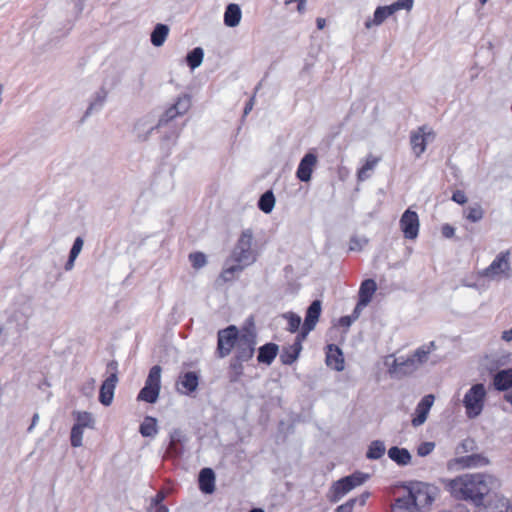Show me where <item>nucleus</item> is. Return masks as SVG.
Wrapping results in <instances>:
<instances>
[{"mask_svg": "<svg viewBox=\"0 0 512 512\" xmlns=\"http://www.w3.org/2000/svg\"><path fill=\"white\" fill-rule=\"evenodd\" d=\"M94 385H95V379H94V378H91V379L87 382V384L83 386V388H82V392H83V394L87 395V394H88V392H87V391H89V392L93 391V389H94Z\"/></svg>", "mask_w": 512, "mask_h": 512, "instance_id": "0e129e2a", "label": "nucleus"}, {"mask_svg": "<svg viewBox=\"0 0 512 512\" xmlns=\"http://www.w3.org/2000/svg\"><path fill=\"white\" fill-rule=\"evenodd\" d=\"M77 259V257H73L72 255H69L68 256V260L66 261L65 265H64V269L66 271H70L73 269L74 267V264H75V260Z\"/></svg>", "mask_w": 512, "mask_h": 512, "instance_id": "338daca9", "label": "nucleus"}, {"mask_svg": "<svg viewBox=\"0 0 512 512\" xmlns=\"http://www.w3.org/2000/svg\"><path fill=\"white\" fill-rule=\"evenodd\" d=\"M434 448H435L434 442H422L417 447V454L420 457H425V456L431 454L433 452Z\"/></svg>", "mask_w": 512, "mask_h": 512, "instance_id": "603ef678", "label": "nucleus"}, {"mask_svg": "<svg viewBox=\"0 0 512 512\" xmlns=\"http://www.w3.org/2000/svg\"><path fill=\"white\" fill-rule=\"evenodd\" d=\"M322 307L321 301L316 299L310 303L308 308L306 309L304 323L307 327L315 328L317 322L319 321L321 315Z\"/></svg>", "mask_w": 512, "mask_h": 512, "instance_id": "4be33fe9", "label": "nucleus"}, {"mask_svg": "<svg viewBox=\"0 0 512 512\" xmlns=\"http://www.w3.org/2000/svg\"><path fill=\"white\" fill-rule=\"evenodd\" d=\"M414 0H397L394 3L390 4V8L393 13L399 10H407L410 11L413 8Z\"/></svg>", "mask_w": 512, "mask_h": 512, "instance_id": "3c124183", "label": "nucleus"}, {"mask_svg": "<svg viewBox=\"0 0 512 512\" xmlns=\"http://www.w3.org/2000/svg\"><path fill=\"white\" fill-rule=\"evenodd\" d=\"M510 256L509 250L501 251L489 266L478 272V275L490 280L509 279L511 277Z\"/></svg>", "mask_w": 512, "mask_h": 512, "instance_id": "423d86ee", "label": "nucleus"}, {"mask_svg": "<svg viewBox=\"0 0 512 512\" xmlns=\"http://www.w3.org/2000/svg\"><path fill=\"white\" fill-rule=\"evenodd\" d=\"M433 402L434 396L432 394L425 395L420 400L415 409V416L412 418L411 421L414 427H418L426 421L428 413L433 405Z\"/></svg>", "mask_w": 512, "mask_h": 512, "instance_id": "4468645a", "label": "nucleus"}, {"mask_svg": "<svg viewBox=\"0 0 512 512\" xmlns=\"http://www.w3.org/2000/svg\"><path fill=\"white\" fill-rule=\"evenodd\" d=\"M364 307L365 306H359V300H358L355 308L353 309L352 313L350 314L351 318H353L354 321H356L359 318L361 310Z\"/></svg>", "mask_w": 512, "mask_h": 512, "instance_id": "69168bd1", "label": "nucleus"}, {"mask_svg": "<svg viewBox=\"0 0 512 512\" xmlns=\"http://www.w3.org/2000/svg\"><path fill=\"white\" fill-rule=\"evenodd\" d=\"M83 244V238L81 236L76 237L70 249L69 255H72L73 257H78L83 248Z\"/></svg>", "mask_w": 512, "mask_h": 512, "instance_id": "864d4df0", "label": "nucleus"}, {"mask_svg": "<svg viewBox=\"0 0 512 512\" xmlns=\"http://www.w3.org/2000/svg\"><path fill=\"white\" fill-rule=\"evenodd\" d=\"M257 334L253 327H243L242 337L235 347L234 356L228 367V379L231 383L239 382L244 373V362H248L255 353Z\"/></svg>", "mask_w": 512, "mask_h": 512, "instance_id": "f03ea898", "label": "nucleus"}, {"mask_svg": "<svg viewBox=\"0 0 512 512\" xmlns=\"http://www.w3.org/2000/svg\"><path fill=\"white\" fill-rule=\"evenodd\" d=\"M426 126H421L418 128L417 132H412L410 136V143L412 149L417 157L423 154L426 150L427 140L429 138H434L435 134L433 131H428L425 133Z\"/></svg>", "mask_w": 512, "mask_h": 512, "instance_id": "9d476101", "label": "nucleus"}, {"mask_svg": "<svg viewBox=\"0 0 512 512\" xmlns=\"http://www.w3.org/2000/svg\"><path fill=\"white\" fill-rule=\"evenodd\" d=\"M356 504V500H348L345 503L339 505L335 512H353L354 506Z\"/></svg>", "mask_w": 512, "mask_h": 512, "instance_id": "6e6d98bb", "label": "nucleus"}, {"mask_svg": "<svg viewBox=\"0 0 512 512\" xmlns=\"http://www.w3.org/2000/svg\"><path fill=\"white\" fill-rule=\"evenodd\" d=\"M385 451L386 447L384 442L381 440H374L368 446L366 458L369 460H378L384 456Z\"/></svg>", "mask_w": 512, "mask_h": 512, "instance_id": "c9c22d12", "label": "nucleus"}, {"mask_svg": "<svg viewBox=\"0 0 512 512\" xmlns=\"http://www.w3.org/2000/svg\"><path fill=\"white\" fill-rule=\"evenodd\" d=\"M369 478L367 473L355 471L354 473L346 476V479L351 483L352 489L364 484Z\"/></svg>", "mask_w": 512, "mask_h": 512, "instance_id": "de8ad7c7", "label": "nucleus"}, {"mask_svg": "<svg viewBox=\"0 0 512 512\" xmlns=\"http://www.w3.org/2000/svg\"><path fill=\"white\" fill-rule=\"evenodd\" d=\"M326 365L338 372L344 369L342 350L335 344L327 345Z\"/></svg>", "mask_w": 512, "mask_h": 512, "instance_id": "f3484780", "label": "nucleus"}, {"mask_svg": "<svg viewBox=\"0 0 512 512\" xmlns=\"http://www.w3.org/2000/svg\"><path fill=\"white\" fill-rule=\"evenodd\" d=\"M418 367V364L415 362L412 356H409L406 359L397 358L394 360L392 365L393 371L401 375L411 374Z\"/></svg>", "mask_w": 512, "mask_h": 512, "instance_id": "a878e982", "label": "nucleus"}, {"mask_svg": "<svg viewBox=\"0 0 512 512\" xmlns=\"http://www.w3.org/2000/svg\"><path fill=\"white\" fill-rule=\"evenodd\" d=\"M501 338H502V340H504L506 342L512 341V328L509 330L503 331Z\"/></svg>", "mask_w": 512, "mask_h": 512, "instance_id": "774afa93", "label": "nucleus"}, {"mask_svg": "<svg viewBox=\"0 0 512 512\" xmlns=\"http://www.w3.org/2000/svg\"><path fill=\"white\" fill-rule=\"evenodd\" d=\"M452 201L456 202L457 204L463 205L467 202V197L462 190H455L451 197Z\"/></svg>", "mask_w": 512, "mask_h": 512, "instance_id": "4d7b16f0", "label": "nucleus"}, {"mask_svg": "<svg viewBox=\"0 0 512 512\" xmlns=\"http://www.w3.org/2000/svg\"><path fill=\"white\" fill-rule=\"evenodd\" d=\"M76 425L81 428H94L95 420L90 412H75Z\"/></svg>", "mask_w": 512, "mask_h": 512, "instance_id": "79ce46f5", "label": "nucleus"}, {"mask_svg": "<svg viewBox=\"0 0 512 512\" xmlns=\"http://www.w3.org/2000/svg\"><path fill=\"white\" fill-rule=\"evenodd\" d=\"M243 270L244 269L242 268V266L234 264L230 267L223 269V271L220 274V278H222L224 282H230L234 279L235 273L242 272Z\"/></svg>", "mask_w": 512, "mask_h": 512, "instance_id": "8fccbe9b", "label": "nucleus"}, {"mask_svg": "<svg viewBox=\"0 0 512 512\" xmlns=\"http://www.w3.org/2000/svg\"><path fill=\"white\" fill-rule=\"evenodd\" d=\"M215 472L212 468H202L198 475L199 490L204 494H212L215 491Z\"/></svg>", "mask_w": 512, "mask_h": 512, "instance_id": "dca6fc26", "label": "nucleus"}, {"mask_svg": "<svg viewBox=\"0 0 512 512\" xmlns=\"http://www.w3.org/2000/svg\"><path fill=\"white\" fill-rule=\"evenodd\" d=\"M369 497H370V492L365 491V492L361 493L358 497L350 498V500H356V503H358L360 506H364Z\"/></svg>", "mask_w": 512, "mask_h": 512, "instance_id": "bf43d9fd", "label": "nucleus"}, {"mask_svg": "<svg viewBox=\"0 0 512 512\" xmlns=\"http://www.w3.org/2000/svg\"><path fill=\"white\" fill-rule=\"evenodd\" d=\"M241 337L242 330L240 331L235 325H229L224 329H220L217 333V356L219 358H225L230 355Z\"/></svg>", "mask_w": 512, "mask_h": 512, "instance_id": "0eeeda50", "label": "nucleus"}, {"mask_svg": "<svg viewBox=\"0 0 512 512\" xmlns=\"http://www.w3.org/2000/svg\"><path fill=\"white\" fill-rule=\"evenodd\" d=\"M107 370L110 372V374H115L118 376V362L116 360H111L108 362Z\"/></svg>", "mask_w": 512, "mask_h": 512, "instance_id": "680f3d73", "label": "nucleus"}, {"mask_svg": "<svg viewBox=\"0 0 512 512\" xmlns=\"http://www.w3.org/2000/svg\"><path fill=\"white\" fill-rule=\"evenodd\" d=\"M118 376L110 374L101 384L99 391V402L104 406H110L113 398Z\"/></svg>", "mask_w": 512, "mask_h": 512, "instance_id": "ddd939ff", "label": "nucleus"}, {"mask_svg": "<svg viewBox=\"0 0 512 512\" xmlns=\"http://www.w3.org/2000/svg\"><path fill=\"white\" fill-rule=\"evenodd\" d=\"M173 109H176L179 112V115L182 116L188 112L191 107V96L189 94H182L177 97L176 102L172 104Z\"/></svg>", "mask_w": 512, "mask_h": 512, "instance_id": "a19ab883", "label": "nucleus"}, {"mask_svg": "<svg viewBox=\"0 0 512 512\" xmlns=\"http://www.w3.org/2000/svg\"><path fill=\"white\" fill-rule=\"evenodd\" d=\"M161 372L162 368L160 365L152 366L145 380V385L161 389Z\"/></svg>", "mask_w": 512, "mask_h": 512, "instance_id": "ea45409f", "label": "nucleus"}, {"mask_svg": "<svg viewBox=\"0 0 512 512\" xmlns=\"http://www.w3.org/2000/svg\"><path fill=\"white\" fill-rule=\"evenodd\" d=\"M147 123V119L143 118L139 119L134 125V131L136 132L137 139L141 142L147 141L153 131L160 129L159 127H156V124L145 129Z\"/></svg>", "mask_w": 512, "mask_h": 512, "instance_id": "7c9ffc66", "label": "nucleus"}, {"mask_svg": "<svg viewBox=\"0 0 512 512\" xmlns=\"http://www.w3.org/2000/svg\"><path fill=\"white\" fill-rule=\"evenodd\" d=\"M200 381V375L196 371H187L179 375L176 382L177 391L184 395H191L194 393Z\"/></svg>", "mask_w": 512, "mask_h": 512, "instance_id": "1a4fd4ad", "label": "nucleus"}, {"mask_svg": "<svg viewBox=\"0 0 512 512\" xmlns=\"http://www.w3.org/2000/svg\"><path fill=\"white\" fill-rule=\"evenodd\" d=\"M139 432L143 437H154L158 433L156 418L146 416L140 424Z\"/></svg>", "mask_w": 512, "mask_h": 512, "instance_id": "f704fd0d", "label": "nucleus"}, {"mask_svg": "<svg viewBox=\"0 0 512 512\" xmlns=\"http://www.w3.org/2000/svg\"><path fill=\"white\" fill-rule=\"evenodd\" d=\"M441 233L444 238H452L455 234V228L452 225L446 223L442 225Z\"/></svg>", "mask_w": 512, "mask_h": 512, "instance_id": "13d9d810", "label": "nucleus"}, {"mask_svg": "<svg viewBox=\"0 0 512 512\" xmlns=\"http://www.w3.org/2000/svg\"><path fill=\"white\" fill-rule=\"evenodd\" d=\"M408 494L403 497H398L392 506L393 510H400L403 512H413V509L417 510L415 499L412 496V492L407 490Z\"/></svg>", "mask_w": 512, "mask_h": 512, "instance_id": "c756f323", "label": "nucleus"}, {"mask_svg": "<svg viewBox=\"0 0 512 512\" xmlns=\"http://www.w3.org/2000/svg\"><path fill=\"white\" fill-rule=\"evenodd\" d=\"M83 428L74 424L71 428L70 442L72 447L82 446Z\"/></svg>", "mask_w": 512, "mask_h": 512, "instance_id": "09e8293b", "label": "nucleus"}, {"mask_svg": "<svg viewBox=\"0 0 512 512\" xmlns=\"http://www.w3.org/2000/svg\"><path fill=\"white\" fill-rule=\"evenodd\" d=\"M388 457L398 466H407L411 463L412 456L408 449L392 446L388 450Z\"/></svg>", "mask_w": 512, "mask_h": 512, "instance_id": "412c9836", "label": "nucleus"}, {"mask_svg": "<svg viewBox=\"0 0 512 512\" xmlns=\"http://www.w3.org/2000/svg\"><path fill=\"white\" fill-rule=\"evenodd\" d=\"M317 163V156L312 152L306 153L300 160L296 171V177L301 182H308L311 180L313 168Z\"/></svg>", "mask_w": 512, "mask_h": 512, "instance_id": "f8f14e48", "label": "nucleus"}, {"mask_svg": "<svg viewBox=\"0 0 512 512\" xmlns=\"http://www.w3.org/2000/svg\"><path fill=\"white\" fill-rule=\"evenodd\" d=\"M189 261L194 269L199 270L207 264V257L203 252H193L189 254Z\"/></svg>", "mask_w": 512, "mask_h": 512, "instance_id": "a18cd8bd", "label": "nucleus"}, {"mask_svg": "<svg viewBox=\"0 0 512 512\" xmlns=\"http://www.w3.org/2000/svg\"><path fill=\"white\" fill-rule=\"evenodd\" d=\"M283 317L288 320L287 330L289 332L296 333L299 331L301 325V317L299 315L294 312H287Z\"/></svg>", "mask_w": 512, "mask_h": 512, "instance_id": "c03bdc74", "label": "nucleus"}, {"mask_svg": "<svg viewBox=\"0 0 512 512\" xmlns=\"http://www.w3.org/2000/svg\"><path fill=\"white\" fill-rule=\"evenodd\" d=\"M494 483L495 478L488 474H464L449 480L447 488L455 499L481 507L485 506V498L491 492Z\"/></svg>", "mask_w": 512, "mask_h": 512, "instance_id": "f257e3e1", "label": "nucleus"}, {"mask_svg": "<svg viewBox=\"0 0 512 512\" xmlns=\"http://www.w3.org/2000/svg\"><path fill=\"white\" fill-rule=\"evenodd\" d=\"M493 386L497 391H508L512 388V368H505L493 375Z\"/></svg>", "mask_w": 512, "mask_h": 512, "instance_id": "aec40b11", "label": "nucleus"}, {"mask_svg": "<svg viewBox=\"0 0 512 512\" xmlns=\"http://www.w3.org/2000/svg\"><path fill=\"white\" fill-rule=\"evenodd\" d=\"M403 487L412 492L417 510L429 507L439 494L437 486L421 481H413L403 485Z\"/></svg>", "mask_w": 512, "mask_h": 512, "instance_id": "39448f33", "label": "nucleus"}, {"mask_svg": "<svg viewBox=\"0 0 512 512\" xmlns=\"http://www.w3.org/2000/svg\"><path fill=\"white\" fill-rule=\"evenodd\" d=\"M377 290V284L374 279H365L361 282L358 291L359 306H367Z\"/></svg>", "mask_w": 512, "mask_h": 512, "instance_id": "6ab92c4d", "label": "nucleus"}, {"mask_svg": "<svg viewBox=\"0 0 512 512\" xmlns=\"http://www.w3.org/2000/svg\"><path fill=\"white\" fill-rule=\"evenodd\" d=\"M204 51L201 47H195L186 55V63L190 69L194 70L202 64Z\"/></svg>", "mask_w": 512, "mask_h": 512, "instance_id": "4c0bfd02", "label": "nucleus"}, {"mask_svg": "<svg viewBox=\"0 0 512 512\" xmlns=\"http://www.w3.org/2000/svg\"><path fill=\"white\" fill-rule=\"evenodd\" d=\"M159 393L160 389H157L156 387L147 386L144 384V387L138 393L137 400L154 404L157 402L159 398Z\"/></svg>", "mask_w": 512, "mask_h": 512, "instance_id": "e433bc0d", "label": "nucleus"}, {"mask_svg": "<svg viewBox=\"0 0 512 512\" xmlns=\"http://www.w3.org/2000/svg\"><path fill=\"white\" fill-rule=\"evenodd\" d=\"M165 499V494L163 492H158L155 497L152 499V504L155 506L164 505L162 502Z\"/></svg>", "mask_w": 512, "mask_h": 512, "instance_id": "e2e57ef3", "label": "nucleus"}, {"mask_svg": "<svg viewBox=\"0 0 512 512\" xmlns=\"http://www.w3.org/2000/svg\"><path fill=\"white\" fill-rule=\"evenodd\" d=\"M351 490H353L351 483L345 476L332 484L327 494V498L331 503H337Z\"/></svg>", "mask_w": 512, "mask_h": 512, "instance_id": "2eb2a0df", "label": "nucleus"}, {"mask_svg": "<svg viewBox=\"0 0 512 512\" xmlns=\"http://www.w3.org/2000/svg\"><path fill=\"white\" fill-rule=\"evenodd\" d=\"M299 330L300 331L297 334L293 343H298L299 345H302V342L307 338L308 334L314 329L309 326L307 327V325L303 324L301 329Z\"/></svg>", "mask_w": 512, "mask_h": 512, "instance_id": "5fc2aeb1", "label": "nucleus"}, {"mask_svg": "<svg viewBox=\"0 0 512 512\" xmlns=\"http://www.w3.org/2000/svg\"><path fill=\"white\" fill-rule=\"evenodd\" d=\"M179 137V132L176 128L169 129L165 132V134L161 137L160 147L165 154L168 156L170 154L171 148L176 144V141Z\"/></svg>", "mask_w": 512, "mask_h": 512, "instance_id": "72a5a7b5", "label": "nucleus"}, {"mask_svg": "<svg viewBox=\"0 0 512 512\" xmlns=\"http://www.w3.org/2000/svg\"><path fill=\"white\" fill-rule=\"evenodd\" d=\"M486 396L487 391L483 383L473 384L465 393L462 402L468 419H475L481 415Z\"/></svg>", "mask_w": 512, "mask_h": 512, "instance_id": "20e7f679", "label": "nucleus"}, {"mask_svg": "<svg viewBox=\"0 0 512 512\" xmlns=\"http://www.w3.org/2000/svg\"><path fill=\"white\" fill-rule=\"evenodd\" d=\"M279 353V346L273 342L265 343L258 348L257 361L260 364L271 365Z\"/></svg>", "mask_w": 512, "mask_h": 512, "instance_id": "a211bd4d", "label": "nucleus"}, {"mask_svg": "<svg viewBox=\"0 0 512 512\" xmlns=\"http://www.w3.org/2000/svg\"><path fill=\"white\" fill-rule=\"evenodd\" d=\"M108 91L101 87L93 96L92 100L89 103V106L87 107L82 121H84L85 118L89 117L93 112L101 110L103 107L106 99H107Z\"/></svg>", "mask_w": 512, "mask_h": 512, "instance_id": "5701e85b", "label": "nucleus"}, {"mask_svg": "<svg viewBox=\"0 0 512 512\" xmlns=\"http://www.w3.org/2000/svg\"><path fill=\"white\" fill-rule=\"evenodd\" d=\"M378 163V158H374L369 156L365 162V164L358 170V179L363 181L367 179L369 176L367 175V171L372 170Z\"/></svg>", "mask_w": 512, "mask_h": 512, "instance_id": "49530a36", "label": "nucleus"}, {"mask_svg": "<svg viewBox=\"0 0 512 512\" xmlns=\"http://www.w3.org/2000/svg\"><path fill=\"white\" fill-rule=\"evenodd\" d=\"M489 459L482 454H471L466 456H461L454 458L449 461L448 466L452 467L453 465H458L461 468H476L483 467L489 464Z\"/></svg>", "mask_w": 512, "mask_h": 512, "instance_id": "9b49d317", "label": "nucleus"}, {"mask_svg": "<svg viewBox=\"0 0 512 512\" xmlns=\"http://www.w3.org/2000/svg\"><path fill=\"white\" fill-rule=\"evenodd\" d=\"M253 239L254 235L251 229L243 230L232 251L231 259L243 269L257 260V254L252 249Z\"/></svg>", "mask_w": 512, "mask_h": 512, "instance_id": "7ed1b4c3", "label": "nucleus"}, {"mask_svg": "<svg viewBox=\"0 0 512 512\" xmlns=\"http://www.w3.org/2000/svg\"><path fill=\"white\" fill-rule=\"evenodd\" d=\"M393 11L389 5L378 6L373 14V19L365 21V27L370 29L372 26H380L389 16L393 15Z\"/></svg>", "mask_w": 512, "mask_h": 512, "instance_id": "bb28decb", "label": "nucleus"}, {"mask_svg": "<svg viewBox=\"0 0 512 512\" xmlns=\"http://www.w3.org/2000/svg\"><path fill=\"white\" fill-rule=\"evenodd\" d=\"M180 431L175 430L170 434V444L167 447L166 454L171 458H180L183 454V446L180 442Z\"/></svg>", "mask_w": 512, "mask_h": 512, "instance_id": "2f4dec72", "label": "nucleus"}, {"mask_svg": "<svg viewBox=\"0 0 512 512\" xmlns=\"http://www.w3.org/2000/svg\"><path fill=\"white\" fill-rule=\"evenodd\" d=\"M400 229L406 239L413 240L418 237L419 234V217L418 214L408 208L402 214L400 221Z\"/></svg>", "mask_w": 512, "mask_h": 512, "instance_id": "6e6552de", "label": "nucleus"}, {"mask_svg": "<svg viewBox=\"0 0 512 512\" xmlns=\"http://www.w3.org/2000/svg\"><path fill=\"white\" fill-rule=\"evenodd\" d=\"M302 351V345L293 343L289 346H284L280 352V361L284 365H292L299 357Z\"/></svg>", "mask_w": 512, "mask_h": 512, "instance_id": "393cba45", "label": "nucleus"}, {"mask_svg": "<svg viewBox=\"0 0 512 512\" xmlns=\"http://www.w3.org/2000/svg\"><path fill=\"white\" fill-rule=\"evenodd\" d=\"M242 17V12L238 4L230 3L226 6L224 12V24L227 27L233 28L239 25Z\"/></svg>", "mask_w": 512, "mask_h": 512, "instance_id": "b1692460", "label": "nucleus"}, {"mask_svg": "<svg viewBox=\"0 0 512 512\" xmlns=\"http://www.w3.org/2000/svg\"><path fill=\"white\" fill-rule=\"evenodd\" d=\"M169 34V27L166 24L158 23L153 28L150 41L155 47H160L166 41V38Z\"/></svg>", "mask_w": 512, "mask_h": 512, "instance_id": "cd10ccee", "label": "nucleus"}, {"mask_svg": "<svg viewBox=\"0 0 512 512\" xmlns=\"http://www.w3.org/2000/svg\"><path fill=\"white\" fill-rule=\"evenodd\" d=\"M484 217V210L479 203L469 205L465 210V218L472 222L477 223Z\"/></svg>", "mask_w": 512, "mask_h": 512, "instance_id": "58836bf2", "label": "nucleus"}, {"mask_svg": "<svg viewBox=\"0 0 512 512\" xmlns=\"http://www.w3.org/2000/svg\"><path fill=\"white\" fill-rule=\"evenodd\" d=\"M180 116L179 112L176 111V109H173V106L171 105L168 107L164 113L159 118L156 127H159L160 129L167 126L170 122H172L176 117Z\"/></svg>", "mask_w": 512, "mask_h": 512, "instance_id": "37998d69", "label": "nucleus"}, {"mask_svg": "<svg viewBox=\"0 0 512 512\" xmlns=\"http://www.w3.org/2000/svg\"><path fill=\"white\" fill-rule=\"evenodd\" d=\"M275 196L273 191L267 190L265 191L259 198L257 206L259 210H261L265 214H269L272 212L275 206Z\"/></svg>", "mask_w": 512, "mask_h": 512, "instance_id": "473e14b6", "label": "nucleus"}, {"mask_svg": "<svg viewBox=\"0 0 512 512\" xmlns=\"http://www.w3.org/2000/svg\"><path fill=\"white\" fill-rule=\"evenodd\" d=\"M355 322L353 318H351L350 315L342 316L339 319V325L341 327L349 328L352 323Z\"/></svg>", "mask_w": 512, "mask_h": 512, "instance_id": "052dcab7", "label": "nucleus"}, {"mask_svg": "<svg viewBox=\"0 0 512 512\" xmlns=\"http://www.w3.org/2000/svg\"><path fill=\"white\" fill-rule=\"evenodd\" d=\"M436 348L437 346L435 341H430L429 343L418 347L411 356L418 366H420L427 362L429 354L435 351Z\"/></svg>", "mask_w": 512, "mask_h": 512, "instance_id": "c85d7f7f", "label": "nucleus"}]
</instances>
